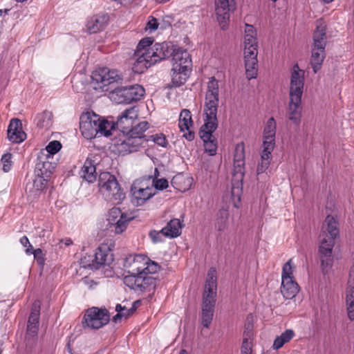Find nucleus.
<instances>
[{
	"label": "nucleus",
	"instance_id": "obj_18",
	"mask_svg": "<svg viewBox=\"0 0 354 354\" xmlns=\"http://www.w3.org/2000/svg\"><path fill=\"white\" fill-rule=\"evenodd\" d=\"M173 70L179 71L182 68H190L192 60L189 53L181 48L172 47L171 54Z\"/></svg>",
	"mask_w": 354,
	"mask_h": 354
},
{
	"label": "nucleus",
	"instance_id": "obj_50",
	"mask_svg": "<svg viewBox=\"0 0 354 354\" xmlns=\"http://www.w3.org/2000/svg\"><path fill=\"white\" fill-rule=\"evenodd\" d=\"M168 185L169 183L167 179L160 178L156 180H153L151 185L154 186L156 189L163 190L168 187Z\"/></svg>",
	"mask_w": 354,
	"mask_h": 354
},
{
	"label": "nucleus",
	"instance_id": "obj_9",
	"mask_svg": "<svg viewBox=\"0 0 354 354\" xmlns=\"http://www.w3.org/2000/svg\"><path fill=\"white\" fill-rule=\"evenodd\" d=\"M91 80V84L95 90L107 91V86L120 82L122 77L118 71L103 67L93 72Z\"/></svg>",
	"mask_w": 354,
	"mask_h": 354
},
{
	"label": "nucleus",
	"instance_id": "obj_60",
	"mask_svg": "<svg viewBox=\"0 0 354 354\" xmlns=\"http://www.w3.org/2000/svg\"><path fill=\"white\" fill-rule=\"evenodd\" d=\"M20 243L24 246L27 247L29 245L30 248H32V245L30 243L29 240L26 236H24L20 239Z\"/></svg>",
	"mask_w": 354,
	"mask_h": 354
},
{
	"label": "nucleus",
	"instance_id": "obj_63",
	"mask_svg": "<svg viewBox=\"0 0 354 354\" xmlns=\"http://www.w3.org/2000/svg\"><path fill=\"white\" fill-rule=\"evenodd\" d=\"M82 282L85 284H89V283H93V281L90 280L88 277H84L82 279Z\"/></svg>",
	"mask_w": 354,
	"mask_h": 354
},
{
	"label": "nucleus",
	"instance_id": "obj_51",
	"mask_svg": "<svg viewBox=\"0 0 354 354\" xmlns=\"http://www.w3.org/2000/svg\"><path fill=\"white\" fill-rule=\"evenodd\" d=\"M291 259H290L288 262H286L282 269V274H281V279L283 280V279L286 277H292V266H291Z\"/></svg>",
	"mask_w": 354,
	"mask_h": 354
},
{
	"label": "nucleus",
	"instance_id": "obj_43",
	"mask_svg": "<svg viewBox=\"0 0 354 354\" xmlns=\"http://www.w3.org/2000/svg\"><path fill=\"white\" fill-rule=\"evenodd\" d=\"M147 139L161 147H166L167 143L165 136L162 133L149 136Z\"/></svg>",
	"mask_w": 354,
	"mask_h": 354
},
{
	"label": "nucleus",
	"instance_id": "obj_29",
	"mask_svg": "<svg viewBox=\"0 0 354 354\" xmlns=\"http://www.w3.org/2000/svg\"><path fill=\"white\" fill-rule=\"evenodd\" d=\"M299 288L292 277L284 278L281 281V292L286 299L294 298L298 293Z\"/></svg>",
	"mask_w": 354,
	"mask_h": 354
},
{
	"label": "nucleus",
	"instance_id": "obj_12",
	"mask_svg": "<svg viewBox=\"0 0 354 354\" xmlns=\"http://www.w3.org/2000/svg\"><path fill=\"white\" fill-rule=\"evenodd\" d=\"M80 129L82 136L87 140H91L99 135L101 124H99V115L88 113H84L80 118Z\"/></svg>",
	"mask_w": 354,
	"mask_h": 354
},
{
	"label": "nucleus",
	"instance_id": "obj_57",
	"mask_svg": "<svg viewBox=\"0 0 354 354\" xmlns=\"http://www.w3.org/2000/svg\"><path fill=\"white\" fill-rule=\"evenodd\" d=\"M38 331V325L28 324L27 326V335L35 337Z\"/></svg>",
	"mask_w": 354,
	"mask_h": 354
},
{
	"label": "nucleus",
	"instance_id": "obj_22",
	"mask_svg": "<svg viewBox=\"0 0 354 354\" xmlns=\"http://www.w3.org/2000/svg\"><path fill=\"white\" fill-rule=\"evenodd\" d=\"M215 304L216 299L203 297L201 319L204 327L208 328L212 321Z\"/></svg>",
	"mask_w": 354,
	"mask_h": 354
},
{
	"label": "nucleus",
	"instance_id": "obj_17",
	"mask_svg": "<svg viewBox=\"0 0 354 354\" xmlns=\"http://www.w3.org/2000/svg\"><path fill=\"white\" fill-rule=\"evenodd\" d=\"M137 118L138 111L135 107L127 109L118 117L115 125L122 132L123 136L129 135Z\"/></svg>",
	"mask_w": 354,
	"mask_h": 354
},
{
	"label": "nucleus",
	"instance_id": "obj_47",
	"mask_svg": "<svg viewBox=\"0 0 354 354\" xmlns=\"http://www.w3.org/2000/svg\"><path fill=\"white\" fill-rule=\"evenodd\" d=\"M124 284L136 291V276L135 274H129L124 278Z\"/></svg>",
	"mask_w": 354,
	"mask_h": 354
},
{
	"label": "nucleus",
	"instance_id": "obj_59",
	"mask_svg": "<svg viewBox=\"0 0 354 354\" xmlns=\"http://www.w3.org/2000/svg\"><path fill=\"white\" fill-rule=\"evenodd\" d=\"M39 317L37 315H30L28 324L38 325Z\"/></svg>",
	"mask_w": 354,
	"mask_h": 354
},
{
	"label": "nucleus",
	"instance_id": "obj_6",
	"mask_svg": "<svg viewBox=\"0 0 354 354\" xmlns=\"http://www.w3.org/2000/svg\"><path fill=\"white\" fill-rule=\"evenodd\" d=\"M218 81L211 77L207 83L204 105L205 123L209 122L218 125L217 110L219 100Z\"/></svg>",
	"mask_w": 354,
	"mask_h": 354
},
{
	"label": "nucleus",
	"instance_id": "obj_39",
	"mask_svg": "<svg viewBox=\"0 0 354 354\" xmlns=\"http://www.w3.org/2000/svg\"><path fill=\"white\" fill-rule=\"evenodd\" d=\"M53 113L48 111H44L37 116V125L39 127H48L52 124Z\"/></svg>",
	"mask_w": 354,
	"mask_h": 354
},
{
	"label": "nucleus",
	"instance_id": "obj_61",
	"mask_svg": "<svg viewBox=\"0 0 354 354\" xmlns=\"http://www.w3.org/2000/svg\"><path fill=\"white\" fill-rule=\"evenodd\" d=\"M89 257H92L91 255H89V256H87V257H84L83 258L81 259V262H80V264L81 266L84 268L83 266V261L84 260H85V262L86 263H88V264H91L93 263V261L91 260V259H89Z\"/></svg>",
	"mask_w": 354,
	"mask_h": 354
},
{
	"label": "nucleus",
	"instance_id": "obj_41",
	"mask_svg": "<svg viewBox=\"0 0 354 354\" xmlns=\"http://www.w3.org/2000/svg\"><path fill=\"white\" fill-rule=\"evenodd\" d=\"M245 160H234V175L239 180H242L244 176Z\"/></svg>",
	"mask_w": 354,
	"mask_h": 354
},
{
	"label": "nucleus",
	"instance_id": "obj_14",
	"mask_svg": "<svg viewBox=\"0 0 354 354\" xmlns=\"http://www.w3.org/2000/svg\"><path fill=\"white\" fill-rule=\"evenodd\" d=\"M133 217H128L124 213H122L119 208H112L109 213L108 225L109 229L116 234L122 233L128 225L129 222Z\"/></svg>",
	"mask_w": 354,
	"mask_h": 354
},
{
	"label": "nucleus",
	"instance_id": "obj_31",
	"mask_svg": "<svg viewBox=\"0 0 354 354\" xmlns=\"http://www.w3.org/2000/svg\"><path fill=\"white\" fill-rule=\"evenodd\" d=\"M183 224L178 218L171 219L167 225L161 230L165 237L176 238L180 235Z\"/></svg>",
	"mask_w": 354,
	"mask_h": 354
},
{
	"label": "nucleus",
	"instance_id": "obj_48",
	"mask_svg": "<svg viewBox=\"0 0 354 354\" xmlns=\"http://www.w3.org/2000/svg\"><path fill=\"white\" fill-rule=\"evenodd\" d=\"M234 160H245L244 145L243 143L236 145L234 155Z\"/></svg>",
	"mask_w": 354,
	"mask_h": 354
},
{
	"label": "nucleus",
	"instance_id": "obj_34",
	"mask_svg": "<svg viewBox=\"0 0 354 354\" xmlns=\"http://www.w3.org/2000/svg\"><path fill=\"white\" fill-rule=\"evenodd\" d=\"M153 41L151 37H145L140 41L133 56V64H136L137 61H142L143 58H147L145 55L148 53V49L146 48L152 45Z\"/></svg>",
	"mask_w": 354,
	"mask_h": 354
},
{
	"label": "nucleus",
	"instance_id": "obj_37",
	"mask_svg": "<svg viewBox=\"0 0 354 354\" xmlns=\"http://www.w3.org/2000/svg\"><path fill=\"white\" fill-rule=\"evenodd\" d=\"M294 336L292 330L288 329L277 337L273 343V348L278 350L281 348L286 343L288 342Z\"/></svg>",
	"mask_w": 354,
	"mask_h": 354
},
{
	"label": "nucleus",
	"instance_id": "obj_7",
	"mask_svg": "<svg viewBox=\"0 0 354 354\" xmlns=\"http://www.w3.org/2000/svg\"><path fill=\"white\" fill-rule=\"evenodd\" d=\"M124 266L127 272L132 274H155L159 271L160 266L150 260L146 255L136 254L126 259Z\"/></svg>",
	"mask_w": 354,
	"mask_h": 354
},
{
	"label": "nucleus",
	"instance_id": "obj_5",
	"mask_svg": "<svg viewBox=\"0 0 354 354\" xmlns=\"http://www.w3.org/2000/svg\"><path fill=\"white\" fill-rule=\"evenodd\" d=\"M98 187L104 198L113 204L120 203L125 198V194L117 178L109 172L104 171L100 174Z\"/></svg>",
	"mask_w": 354,
	"mask_h": 354
},
{
	"label": "nucleus",
	"instance_id": "obj_44",
	"mask_svg": "<svg viewBox=\"0 0 354 354\" xmlns=\"http://www.w3.org/2000/svg\"><path fill=\"white\" fill-rule=\"evenodd\" d=\"M185 180V178L182 175H176L173 177L171 181V185L176 189L180 192L185 190V188L183 187L181 183Z\"/></svg>",
	"mask_w": 354,
	"mask_h": 354
},
{
	"label": "nucleus",
	"instance_id": "obj_54",
	"mask_svg": "<svg viewBox=\"0 0 354 354\" xmlns=\"http://www.w3.org/2000/svg\"><path fill=\"white\" fill-rule=\"evenodd\" d=\"M136 276V291H143V282L145 281V274H135Z\"/></svg>",
	"mask_w": 354,
	"mask_h": 354
},
{
	"label": "nucleus",
	"instance_id": "obj_23",
	"mask_svg": "<svg viewBox=\"0 0 354 354\" xmlns=\"http://www.w3.org/2000/svg\"><path fill=\"white\" fill-rule=\"evenodd\" d=\"M192 124L191 112L188 109H183L180 114L178 127L180 131H188L183 136L189 141H192L194 138V132L190 131V127Z\"/></svg>",
	"mask_w": 354,
	"mask_h": 354
},
{
	"label": "nucleus",
	"instance_id": "obj_16",
	"mask_svg": "<svg viewBox=\"0 0 354 354\" xmlns=\"http://www.w3.org/2000/svg\"><path fill=\"white\" fill-rule=\"evenodd\" d=\"M217 127V124L214 123H204L199 132L200 137L204 142L205 150L210 156H213L216 153L217 144L212 133Z\"/></svg>",
	"mask_w": 354,
	"mask_h": 354
},
{
	"label": "nucleus",
	"instance_id": "obj_21",
	"mask_svg": "<svg viewBox=\"0 0 354 354\" xmlns=\"http://www.w3.org/2000/svg\"><path fill=\"white\" fill-rule=\"evenodd\" d=\"M215 7L217 20L221 28L225 29L230 18V0H215Z\"/></svg>",
	"mask_w": 354,
	"mask_h": 354
},
{
	"label": "nucleus",
	"instance_id": "obj_10",
	"mask_svg": "<svg viewBox=\"0 0 354 354\" xmlns=\"http://www.w3.org/2000/svg\"><path fill=\"white\" fill-rule=\"evenodd\" d=\"M109 321L110 313L106 308L92 307L86 311L82 324L91 329H99Z\"/></svg>",
	"mask_w": 354,
	"mask_h": 354
},
{
	"label": "nucleus",
	"instance_id": "obj_33",
	"mask_svg": "<svg viewBox=\"0 0 354 354\" xmlns=\"http://www.w3.org/2000/svg\"><path fill=\"white\" fill-rule=\"evenodd\" d=\"M80 176L88 183H93L96 180V168L92 160L87 158L85 160L80 171Z\"/></svg>",
	"mask_w": 354,
	"mask_h": 354
},
{
	"label": "nucleus",
	"instance_id": "obj_38",
	"mask_svg": "<svg viewBox=\"0 0 354 354\" xmlns=\"http://www.w3.org/2000/svg\"><path fill=\"white\" fill-rule=\"evenodd\" d=\"M229 214L227 210L221 209L218 212L215 221V228L219 231H224L227 226Z\"/></svg>",
	"mask_w": 354,
	"mask_h": 354
},
{
	"label": "nucleus",
	"instance_id": "obj_35",
	"mask_svg": "<svg viewBox=\"0 0 354 354\" xmlns=\"http://www.w3.org/2000/svg\"><path fill=\"white\" fill-rule=\"evenodd\" d=\"M325 57V50L312 47L310 64L315 73L320 70Z\"/></svg>",
	"mask_w": 354,
	"mask_h": 354
},
{
	"label": "nucleus",
	"instance_id": "obj_8",
	"mask_svg": "<svg viewBox=\"0 0 354 354\" xmlns=\"http://www.w3.org/2000/svg\"><path fill=\"white\" fill-rule=\"evenodd\" d=\"M145 94L144 88L138 84L115 88L111 99L118 104H129L140 100Z\"/></svg>",
	"mask_w": 354,
	"mask_h": 354
},
{
	"label": "nucleus",
	"instance_id": "obj_36",
	"mask_svg": "<svg viewBox=\"0 0 354 354\" xmlns=\"http://www.w3.org/2000/svg\"><path fill=\"white\" fill-rule=\"evenodd\" d=\"M189 71V68H182L179 71H175L172 68L171 80L173 84L175 86H180L183 84L188 77Z\"/></svg>",
	"mask_w": 354,
	"mask_h": 354
},
{
	"label": "nucleus",
	"instance_id": "obj_4",
	"mask_svg": "<svg viewBox=\"0 0 354 354\" xmlns=\"http://www.w3.org/2000/svg\"><path fill=\"white\" fill-rule=\"evenodd\" d=\"M172 47L174 46L168 42L156 43L148 48V53L145 55L147 58H143L142 61H137L136 64H133V71L136 73H144L151 65L171 56Z\"/></svg>",
	"mask_w": 354,
	"mask_h": 354
},
{
	"label": "nucleus",
	"instance_id": "obj_11",
	"mask_svg": "<svg viewBox=\"0 0 354 354\" xmlns=\"http://www.w3.org/2000/svg\"><path fill=\"white\" fill-rule=\"evenodd\" d=\"M149 179H138L133 183L131 193L132 200L137 205H143L155 194L153 185H149Z\"/></svg>",
	"mask_w": 354,
	"mask_h": 354
},
{
	"label": "nucleus",
	"instance_id": "obj_42",
	"mask_svg": "<svg viewBox=\"0 0 354 354\" xmlns=\"http://www.w3.org/2000/svg\"><path fill=\"white\" fill-rule=\"evenodd\" d=\"M149 274H145V281L143 282V291H151L153 290L156 286V279L152 276H149Z\"/></svg>",
	"mask_w": 354,
	"mask_h": 354
},
{
	"label": "nucleus",
	"instance_id": "obj_19",
	"mask_svg": "<svg viewBox=\"0 0 354 354\" xmlns=\"http://www.w3.org/2000/svg\"><path fill=\"white\" fill-rule=\"evenodd\" d=\"M327 43L326 24L322 19L317 20L316 29L313 33V48L325 50Z\"/></svg>",
	"mask_w": 354,
	"mask_h": 354
},
{
	"label": "nucleus",
	"instance_id": "obj_26",
	"mask_svg": "<svg viewBox=\"0 0 354 354\" xmlns=\"http://www.w3.org/2000/svg\"><path fill=\"white\" fill-rule=\"evenodd\" d=\"M49 179L35 176L32 182H28L26 185V192L30 196L37 197L45 189Z\"/></svg>",
	"mask_w": 354,
	"mask_h": 354
},
{
	"label": "nucleus",
	"instance_id": "obj_62",
	"mask_svg": "<svg viewBox=\"0 0 354 354\" xmlns=\"http://www.w3.org/2000/svg\"><path fill=\"white\" fill-rule=\"evenodd\" d=\"M125 306H122L121 304H117L115 306V311L117 313H120L122 311H124L125 310Z\"/></svg>",
	"mask_w": 354,
	"mask_h": 354
},
{
	"label": "nucleus",
	"instance_id": "obj_58",
	"mask_svg": "<svg viewBox=\"0 0 354 354\" xmlns=\"http://www.w3.org/2000/svg\"><path fill=\"white\" fill-rule=\"evenodd\" d=\"M40 314V301L39 300L35 301L32 304L30 315H37L39 317Z\"/></svg>",
	"mask_w": 354,
	"mask_h": 354
},
{
	"label": "nucleus",
	"instance_id": "obj_13",
	"mask_svg": "<svg viewBox=\"0 0 354 354\" xmlns=\"http://www.w3.org/2000/svg\"><path fill=\"white\" fill-rule=\"evenodd\" d=\"M89 259L93 261V263L88 264L84 260V268L98 270L102 267L109 266L113 261V254L106 245H102L97 248L94 257H89Z\"/></svg>",
	"mask_w": 354,
	"mask_h": 354
},
{
	"label": "nucleus",
	"instance_id": "obj_27",
	"mask_svg": "<svg viewBox=\"0 0 354 354\" xmlns=\"http://www.w3.org/2000/svg\"><path fill=\"white\" fill-rule=\"evenodd\" d=\"M277 124L274 118L268 120L263 130V147L271 145V148L274 149L275 147V134Z\"/></svg>",
	"mask_w": 354,
	"mask_h": 354
},
{
	"label": "nucleus",
	"instance_id": "obj_15",
	"mask_svg": "<svg viewBox=\"0 0 354 354\" xmlns=\"http://www.w3.org/2000/svg\"><path fill=\"white\" fill-rule=\"evenodd\" d=\"M322 236L323 239H321L318 252L322 270L324 272H327L333 263V249L335 241L332 239L327 240L325 237V233Z\"/></svg>",
	"mask_w": 354,
	"mask_h": 354
},
{
	"label": "nucleus",
	"instance_id": "obj_24",
	"mask_svg": "<svg viewBox=\"0 0 354 354\" xmlns=\"http://www.w3.org/2000/svg\"><path fill=\"white\" fill-rule=\"evenodd\" d=\"M109 19V17L106 14L92 17L86 24L88 31L90 34H94L103 30L107 26Z\"/></svg>",
	"mask_w": 354,
	"mask_h": 354
},
{
	"label": "nucleus",
	"instance_id": "obj_49",
	"mask_svg": "<svg viewBox=\"0 0 354 354\" xmlns=\"http://www.w3.org/2000/svg\"><path fill=\"white\" fill-rule=\"evenodd\" d=\"M149 236L153 243L163 241L162 236H165L164 234L161 232V230H151L149 233Z\"/></svg>",
	"mask_w": 354,
	"mask_h": 354
},
{
	"label": "nucleus",
	"instance_id": "obj_46",
	"mask_svg": "<svg viewBox=\"0 0 354 354\" xmlns=\"http://www.w3.org/2000/svg\"><path fill=\"white\" fill-rule=\"evenodd\" d=\"M11 153H6L1 158V162L3 164V170L5 172H8L10 170L12 167V161H11Z\"/></svg>",
	"mask_w": 354,
	"mask_h": 354
},
{
	"label": "nucleus",
	"instance_id": "obj_20",
	"mask_svg": "<svg viewBox=\"0 0 354 354\" xmlns=\"http://www.w3.org/2000/svg\"><path fill=\"white\" fill-rule=\"evenodd\" d=\"M7 134L9 140L14 143L22 142L26 138V133L22 130L21 122L17 118L10 120Z\"/></svg>",
	"mask_w": 354,
	"mask_h": 354
},
{
	"label": "nucleus",
	"instance_id": "obj_30",
	"mask_svg": "<svg viewBox=\"0 0 354 354\" xmlns=\"http://www.w3.org/2000/svg\"><path fill=\"white\" fill-rule=\"evenodd\" d=\"M216 274V272L214 268H211L209 270L203 297H208V298L216 299L217 287Z\"/></svg>",
	"mask_w": 354,
	"mask_h": 354
},
{
	"label": "nucleus",
	"instance_id": "obj_55",
	"mask_svg": "<svg viewBox=\"0 0 354 354\" xmlns=\"http://www.w3.org/2000/svg\"><path fill=\"white\" fill-rule=\"evenodd\" d=\"M34 258L37 261L38 263L41 265L44 263L43 252L40 248L34 250L32 252Z\"/></svg>",
	"mask_w": 354,
	"mask_h": 354
},
{
	"label": "nucleus",
	"instance_id": "obj_2",
	"mask_svg": "<svg viewBox=\"0 0 354 354\" xmlns=\"http://www.w3.org/2000/svg\"><path fill=\"white\" fill-rule=\"evenodd\" d=\"M149 128V123L142 121L133 126L128 136L114 141L113 147L120 155H126L139 151L145 147L144 144L149 141L145 133Z\"/></svg>",
	"mask_w": 354,
	"mask_h": 354
},
{
	"label": "nucleus",
	"instance_id": "obj_64",
	"mask_svg": "<svg viewBox=\"0 0 354 354\" xmlns=\"http://www.w3.org/2000/svg\"><path fill=\"white\" fill-rule=\"evenodd\" d=\"M34 250H32V248H30L28 246V248L26 250V253L27 254H32V252H33Z\"/></svg>",
	"mask_w": 354,
	"mask_h": 354
},
{
	"label": "nucleus",
	"instance_id": "obj_28",
	"mask_svg": "<svg viewBox=\"0 0 354 354\" xmlns=\"http://www.w3.org/2000/svg\"><path fill=\"white\" fill-rule=\"evenodd\" d=\"M48 159V158H46ZM55 169V164L48 160L38 159L35 168V176L50 179Z\"/></svg>",
	"mask_w": 354,
	"mask_h": 354
},
{
	"label": "nucleus",
	"instance_id": "obj_25",
	"mask_svg": "<svg viewBox=\"0 0 354 354\" xmlns=\"http://www.w3.org/2000/svg\"><path fill=\"white\" fill-rule=\"evenodd\" d=\"M325 233V237L327 240L332 239L335 241V239L337 238V236L339 235V229L337 227V223L335 218L332 216H327L323 227L322 231L320 234L321 239H323V234Z\"/></svg>",
	"mask_w": 354,
	"mask_h": 354
},
{
	"label": "nucleus",
	"instance_id": "obj_53",
	"mask_svg": "<svg viewBox=\"0 0 354 354\" xmlns=\"http://www.w3.org/2000/svg\"><path fill=\"white\" fill-rule=\"evenodd\" d=\"M129 317V313L127 310V308L124 311H122L120 313H117L113 317L112 322L115 324L120 322L121 320L124 319H127Z\"/></svg>",
	"mask_w": 354,
	"mask_h": 354
},
{
	"label": "nucleus",
	"instance_id": "obj_32",
	"mask_svg": "<svg viewBox=\"0 0 354 354\" xmlns=\"http://www.w3.org/2000/svg\"><path fill=\"white\" fill-rule=\"evenodd\" d=\"M273 150L274 149L271 148L270 145H268V147H263V150L261 153V161L258 163L257 168V175L264 173L269 167Z\"/></svg>",
	"mask_w": 354,
	"mask_h": 354
},
{
	"label": "nucleus",
	"instance_id": "obj_3",
	"mask_svg": "<svg viewBox=\"0 0 354 354\" xmlns=\"http://www.w3.org/2000/svg\"><path fill=\"white\" fill-rule=\"evenodd\" d=\"M244 59L247 78L251 80L257 75L258 43L257 32L252 25L245 24L244 37Z\"/></svg>",
	"mask_w": 354,
	"mask_h": 354
},
{
	"label": "nucleus",
	"instance_id": "obj_56",
	"mask_svg": "<svg viewBox=\"0 0 354 354\" xmlns=\"http://www.w3.org/2000/svg\"><path fill=\"white\" fill-rule=\"evenodd\" d=\"M241 354H252V348L250 346L248 339H243L241 349Z\"/></svg>",
	"mask_w": 354,
	"mask_h": 354
},
{
	"label": "nucleus",
	"instance_id": "obj_1",
	"mask_svg": "<svg viewBox=\"0 0 354 354\" xmlns=\"http://www.w3.org/2000/svg\"><path fill=\"white\" fill-rule=\"evenodd\" d=\"M304 71L300 69L297 64L293 66L290 75L288 118L296 125L300 124L301 118V97L304 86Z\"/></svg>",
	"mask_w": 354,
	"mask_h": 354
},
{
	"label": "nucleus",
	"instance_id": "obj_52",
	"mask_svg": "<svg viewBox=\"0 0 354 354\" xmlns=\"http://www.w3.org/2000/svg\"><path fill=\"white\" fill-rule=\"evenodd\" d=\"M158 26L159 24L157 19L153 16H150L147 24V29L149 30L150 32L155 31L158 29Z\"/></svg>",
	"mask_w": 354,
	"mask_h": 354
},
{
	"label": "nucleus",
	"instance_id": "obj_40",
	"mask_svg": "<svg viewBox=\"0 0 354 354\" xmlns=\"http://www.w3.org/2000/svg\"><path fill=\"white\" fill-rule=\"evenodd\" d=\"M99 124H101V129L99 130L98 136H109L112 134L111 131H115V124L109 122L108 120L105 119H101L100 118Z\"/></svg>",
	"mask_w": 354,
	"mask_h": 354
},
{
	"label": "nucleus",
	"instance_id": "obj_45",
	"mask_svg": "<svg viewBox=\"0 0 354 354\" xmlns=\"http://www.w3.org/2000/svg\"><path fill=\"white\" fill-rule=\"evenodd\" d=\"M62 148L61 143L57 140H53L48 143L46 146V151L50 154H55L57 153Z\"/></svg>",
	"mask_w": 354,
	"mask_h": 354
}]
</instances>
